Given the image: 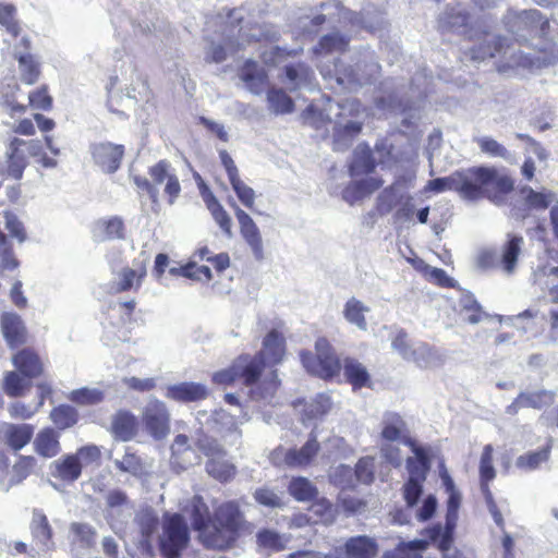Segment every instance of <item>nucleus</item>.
Returning a JSON list of instances; mask_svg holds the SVG:
<instances>
[{"label":"nucleus","instance_id":"38","mask_svg":"<svg viewBox=\"0 0 558 558\" xmlns=\"http://www.w3.org/2000/svg\"><path fill=\"white\" fill-rule=\"evenodd\" d=\"M19 62L20 78L26 85L36 84L41 75V66L36 57L32 53L15 54Z\"/></svg>","mask_w":558,"mask_h":558},{"label":"nucleus","instance_id":"14","mask_svg":"<svg viewBox=\"0 0 558 558\" xmlns=\"http://www.w3.org/2000/svg\"><path fill=\"white\" fill-rule=\"evenodd\" d=\"M520 195L522 199L511 208L512 216L520 220L530 217L533 210H546L555 199V194L551 191L538 192L527 185L520 189Z\"/></svg>","mask_w":558,"mask_h":558},{"label":"nucleus","instance_id":"41","mask_svg":"<svg viewBox=\"0 0 558 558\" xmlns=\"http://www.w3.org/2000/svg\"><path fill=\"white\" fill-rule=\"evenodd\" d=\"M207 474L220 483H228L235 477L236 468L226 457L207 460L205 464Z\"/></svg>","mask_w":558,"mask_h":558},{"label":"nucleus","instance_id":"60","mask_svg":"<svg viewBox=\"0 0 558 558\" xmlns=\"http://www.w3.org/2000/svg\"><path fill=\"white\" fill-rule=\"evenodd\" d=\"M302 119L305 124H308L310 126L317 130L328 125L331 122V119L328 116L325 117L323 111L313 105L307 106L303 110Z\"/></svg>","mask_w":558,"mask_h":558},{"label":"nucleus","instance_id":"57","mask_svg":"<svg viewBox=\"0 0 558 558\" xmlns=\"http://www.w3.org/2000/svg\"><path fill=\"white\" fill-rule=\"evenodd\" d=\"M257 545L264 549L280 551L284 549V543L280 534L274 530L263 529L256 534Z\"/></svg>","mask_w":558,"mask_h":558},{"label":"nucleus","instance_id":"63","mask_svg":"<svg viewBox=\"0 0 558 558\" xmlns=\"http://www.w3.org/2000/svg\"><path fill=\"white\" fill-rule=\"evenodd\" d=\"M355 475L357 481L364 484L373 483L375 478L374 474V458L363 457L355 464Z\"/></svg>","mask_w":558,"mask_h":558},{"label":"nucleus","instance_id":"32","mask_svg":"<svg viewBox=\"0 0 558 558\" xmlns=\"http://www.w3.org/2000/svg\"><path fill=\"white\" fill-rule=\"evenodd\" d=\"M147 275L146 263L140 262L136 268L123 267L119 274V281L114 284L117 293L131 290L138 291Z\"/></svg>","mask_w":558,"mask_h":558},{"label":"nucleus","instance_id":"54","mask_svg":"<svg viewBox=\"0 0 558 558\" xmlns=\"http://www.w3.org/2000/svg\"><path fill=\"white\" fill-rule=\"evenodd\" d=\"M197 449L207 457V460L226 457L227 451L222 445L214 437L203 435L196 441Z\"/></svg>","mask_w":558,"mask_h":558},{"label":"nucleus","instance_id":"55","mask_svg":"<svg viewBox=\"0 0 558 558\" xmlns=\"http://www.w3.org/2000/svg\"><path fill=\"white\" fill-rule=\"evenodd\" d=\"M69 399L80 405H93L104 400V392L98 389L80 388L72 390Z\"/></svg>","mask_w":558,"mask_h":558},{"label":"nucleus","instance_id":"42","mask_svg":"<svg viewBox=\"0 0 558 558\" xmlns=\"http://www.w3.org/2000/svg\"><path fill=\"white\" fill-rule=\"evenodd\" d=\"M350 37L340 33H330L324 35L314 47L315 54H329L333 52L347 51Z\"/></svg>","mask_w":558,"mask_h":558},{"label":"nucleus","instance_id":"19","mask_svg":"<svg viewBox=\"0 0 558 558\" xmlns=\"http://www.w3.org/2000/svg\"><path fill=\"white\" fill-rule=\"evenodd\" d=\"M287 353L286 338L277 329H271L263 339L262 349L256 354L262 355L268 367H275L280 364Z\"/></svg>","mask_w":558,"mask_h":558},{"label":"nucleus","instance_id":"13","mask_svg":"<svg viewBox=\"0 0 558 558\" xmlns=\"http://www.w3.org/2000/svg\"><path fill=\"white\" fill-rule=\"evenodd\" d=\"M340 112L337 114V122L333 128V143L338 145L343 142H351L355 138L363 129V123L359 121H349L342 123L345 117L357 118L362 111L363 106L357 99H345L339 104Z\"/></svg>","mask_w":558,"mask_h":558},{"label":"nucleus","instance_id":"16","mask_svg":"<svg viewBox=\"0 0 558 558\" xmlns=\"http://www.w3.org/2000/svg\"><path fill=\"white\" fill-rule=\"evenodd\" d=\"M142 420L147 432L155 438H162L169 433L170 415L161 401H150L143 412Z\"/></svg>","mask_w":558,"mask_h":558},{"label":"nucleus","instance_id":"34","mask_svg":"<svg viewBox=\"0 0 558 558\" xmlns=\"http://www.w3.org/2000/svg\"><path fill=\"white\" fill-rule=\"evenodd\" d=\"M136 417L128 411H119L111 422V434L121 441L131 440L137 433Z\"/></svg>","mask_w":558,"mask_h":558},{"label":"nucleus","instance_id":"27","mask_svg":"<svg viewBox=\"0 0 558 558\" xmlns=\"http://www.w3.org/2000/svg\"><path fill=\"white\" fill-rule=\"evenodd\" d=\"M3 337L10 348H17L27 341V330L22 318L15 313H4L1 317Z\"/></svg>","mask_w":558,"mask_h":558},{"label":"nucleus","instance_id":"35","mask_svg":"<svg viewBox=\"0 0 558 558\" xmlns=\"http://www.w3.org/2000/svg\"><path fill=\"white\" fill-rule=\"evenodd\" d=\"M344 553L348 558H374L378 553V545L374 538L359 535L345 542Z\"/></svg>","mask_w":558,"mask_h":558},{"label":"nucleus","instance_id":"50","mask_svg":"<svg viewBox=\"0 0 558 558\" xmlns=\"http://www.w3.org/2000/svg\"><path fill=\"white\" fill-rule=\"evenodd\" d=\"M17 10L12 3H0V26L4 27L8 34L16 38L21 35L22 27L16 19Z\"/></svg>","mask_w":558,"mask_h":558},{"label":"nucleus","instance_id":"10","mask_svg":"<svg viewBox=\"0 0 558 558\" xmlns=\"http://www.w3.org/2000/svg\"><path fill=\"white\" fill-rule=\"evenodd\" d=\"M508 31L515 36L520 44L527 43L529 38H545L550 28L549 20L538 10L530 9L511 12L507 21Z\"/></svg>","mask_w":558,"mask_h":558},{"label":"nucleus","instance_id":"64","mask_svg":"<svg viewBox=\"0 0 558 558\" xmlns=\"http://www.w3.org/2000/svg\"><path fill=\"white\" fill-rule=\"evenodd\" d=\"M396 189L395 185L385 187L378 195L376 201V211L379 215H386L391 211L395 206Z\"/></svg>","mask_w":558,"mask_h":558},{"label":"nucleus","instance_id":"45","mask_svg":"<svg viewBox=\"0 0 558 558\" xmlns=\"http://www.w3.org/2000/svg\"><path fill=\"white\" fill-rule=\"evenodd\" d=\"M289 494L298 501H311L317 497L316 486L306 477H293L288 486Z\"/></svg>","mask_w":558,"mask_h":558},{"label":"nucleus","instance_id":"61","mask_svg":"<svg viewBox=\"0 0 558 558\" xmlns=\"http://www.w3.org/2000/svg\"><path fill=\"white\" fill-rule=\"evenodd\" d=\"M233 191L235 192L240 202L248 209H254L255 204V192L252 187L246 185L241 178L230 182Z\"/></svg>","mask_w":558,"mask_h":558},{"label":"nucleus","instance_id":"39","mask_svg":"<svg viewBox=\"0 0 558 558\" xmlns=\"http://www.w3.org/2000/svg\"><path fill=\"white\" fill-rule=\"evenodd\" d=\"M29 529L33 538L43 546H48L52 542L53 531L43 510H33Z\"/></svg>","mask_w":558,"mask_h":558},{"label":"nucleus","instance_id":"23","mask_svg":"<svg viewBox=\"0 0 558 558\" xmlns=\"http://www.w3.org/2000/svg\"><path fill=\"white\" fill-rule=\"evenodd\" d=\"M92 155L105 172L113 173L121 165L124 147L112 143H99L93 147Z\"/></svg>","mask_w":558,"mask_h":558},{"label":"nucleus","instance_id":"62","mask_svg":"<svg viewBox=\"0 0 558 558\" xmlns=\"http://www.w3.org/2000/svg\"><path fill=\"white\" fill-rule=\"evenodd\" d=\"M254 499L257 504L268 508H281L283 501L276 492L268 487H260L254 492Z\"/></svg>","mask_w":558,"mask_h":558},{"label":"nucleus","instance_id":"8","mask_svg":"<svg viewBox=\"0 0 558 558\" xmlns=\"http://www.w3.org/2000/svg\"><path fill=\"white\" fill-rule=\"evenodd\" d=\"M300 360L307 373L324 380L333 379L340 374L342 367V362L329 340L325 337L316 340L315 353L302 350L300 352Z\"/></svg>","mask_w":558,"mask_h":558},{"label":"nucleus","instance_id":"11","mask_svg":"<svg viewBox=\"0 0 558 558\" xmlns=\"http://www.w3.org/2000/svg\"><path fill=\"white\" fill-rule=\"evenodd\" d=\"M40 150V143L37 140H21L14 137L10 141L5 162L0 160V177L21 180L27 167V155L36 156Z\"/></svg>","mask_w":558,"mask_h":558},{"label":"nucleus","instance_id":"22","mask_svg":"<svg viewBox=\"0 0 558 558\" xmlns=\"http://www.w3.org/2000/svg\"><path fill=\"white\" fill-rule=\"evenodd\" d=\"M35 428L32 424L4 423L0 428V439L14 452L28 445L34 436Z\"/></svg>","mask_w":558,"mask_h":558},{"label":"nucleus","instance_id":"53","mask_svg":"<svg viewBox=\"0 0 558 558\" xmlns=\"http://www.w3.org/2000/svg\"><path fill=\"white\" fill-rule=\"evenodd\" d=\"M36 466V459L33 456H20L12 466V484H19L29 476Z\"/></svg>","mask_w":558,"mask_h":558},{"label":"nucleus","instance_id":"51","mask_svg":"<svg viewBox=\"0 0 558 558\" xmlns=\"http://www.w3.org/2000/svg\"><path fill=\"white\" fill-rule=\"evenodd\" d=\"M474 142L477 144L481 153L489 157L508 159L510 156L507 147L490 136L476 137Z\"/></svg>","mask_w":558,"mask_h":558},{"label":"nucleus","instance_id":"56","mask_svg":"<svg viewBox=\"0 0 558 558\" xmlns=\"http://www.w3.org/2000/svg\"><path fill=\"white\" fill-rule=\"evenodd\" d=\"M19 371L8 372L3 379V389L9 397L16 398L24 393L27 384Z\"/></svg>","mask_w":558,"mask_h":558},{"label":"nucleus","instance_id":"12","mask_svg":"<svg viewBox=\"0 0 558 558\" xmlns=\"http://www.w3.org/2000/svg\"><path fill=\"white\" fill-rule=\"evenodd\" d=\"M391 347L403 360L413 362L418 367H428L438 359L437 351L427 342H413L404 329L397 331L391 340Z\"/></svg>","mask_w":558,"mask_h":558},{"label":"nucleus","instance_id":"48","mask_svg":"<svg viewBox=\"0 0 558 558\" xmlns=\"http://www.w3.org/2000/svg\"><path fill=\"white\" fill-rule=\"evenodd\" d=\"M366 312H368V307L355 298L349 299L343 307L344 318L350 324L355 325L357 328L362 330H365L367 328V323L365 318Z\"/></svg>","mask_w":558,"mask_h":558},{"label":"nucleus","instance_id":"18","mask_svg":"<svg viewBox=\"0 0 558 558\" xmlns=\"http://www.w3.org/2000/svg\"><path fill=\"white\" fill-rule=\"evenodd\" d=\"M234 215L239 222L242 238L251 247L255 258L262 260L264 258V250L263 239L258 227L251 216L236 205L234 206Z\"/></svg>","mask_w":558,"mask_h":558},{"label":"nucleus","instance_id":"21","mask_svg":"<svg viewBox=\"0 0 558 558\" xmlns=\"http://www.w3.org/2000/svg\"><path fill=\"white\" fill-rule=\"evenodd\" d=\"M165 396L180 403H191L207 399L209 390L201 383L183 381L168 386Z\"/></svg>","mask_w":558,"mask_h":558},{"label":"nucleus","instance_id":"2","mask_svg":"<svg viewBox=\"0 0 558 558\" xmlns=\"http://www.w3.org/2000/svg\"><path fill=\"white\" fill-rule=\"evenodd\" d=\"M514 179L494 166H473L457 170L448 177L429 180L425 191L442 193L454 191L461 198L477 202L488 199L500 206L514 191Z\"/></svg>","mask_w":558,"mask_h":558},{"label":"nucleus","instance_id":"9","mask_svg":"<svg viewBox=\"0 0 558 558\" xmlns=\"http://www.w3.org/2000/svg\"><path fill=\"white\" fill-rule=\"evenodd\" d=\"M432 466V458L428 449H415V456L408 457L405 468L408 478L402 485V497L409 508L417 505Z\"/></svg>","mask_w":558,"mask_h":558},{"label":"nucleus","instance_id":"33","mask_svg":"<svg viewBox=\"0 0 558 558\" xmlns=\"http://www.w3.org/2000/svg\"><path fill=\"white\" fill-rule=\"evenodd\" d=\"M59 432L53 427H44L34 439V449L43 458H53L61 451Z\"/></svg>","mask_w":558,"mask_h":558},{"label":"nucleus","instance_id":"24","mask_svg":"<svg viewBox=\"0 0 558 558\" xmlns=\"http://www.w3.org/2000/svg\"><path fill=\"white\" fill-rule=\"evenodd\" d=\"M523 245L524 239L522 235L514 233L507 234L506 241L501 245L499 254L500 269L505 274H514Z\"/></svg>","mask_w":558,"mask_h":558},{"label":"nucleus","instance_id":"29","mask_svg":"<svg viewBox=\"0 0 558 558\" xmlns=\"http://www.w3.org/2000/svg\"><path fill=\"white\" fill-rule=\"evenodd\" d=\"M343 376L353 390L372 387V377L365 365L355 357H344L342 361Z\"/></svg>","mask_w":558,"mask_h":558},{"label":"nucleus","instance_id":"43","mask_svg":"<svg viewBox=\"0 0 558 558\" xmlns=\"http://www.w3.org/2000/svg\"><path fill=\"white\" fill-rule=\"evenodd\" d=\"M494 447L487 444L483 447L480 458L478 473L481 490L490 489L489 484L496 477V470L494 468Z\"/></svg>","mask_w":558,"mask_h":558},{"label":"nucleus","instance_id":"52","mask_svg":"<svg viewBox=\"0 0 558 558\" xmlns=\"http://www.w3.org/2000/svg\"><path fill=\"white\" fill-rule=\"evenodd\" d=\"M28 105L31 108L43 111H50L53 107V98L46 84L40 85L28 94Z\"/></svg>","mask_w":558,"mask_h":558},{"label":"nucleus","instance_id":"5","mask_svg":"<svg viewBox=\"0 0 558 558\" xmlns=\"http://www.w3.org/2000/svg\"><path fill=\"white\" fill-rule=\"evenodd\" d=\"M150 180L143 175H134L133 182L138 190L140 195H147L151 204L159 205V190L158 185L165 183L163 194L167 203L173 205L180 197L182 187L171 162L167 159H161L148 168Z\"/></svg>","mask_w":558,"mask_h":558},{"label":"nucleus","instance_id":"47","mask_svg":"<svg viewBox=\"0 0 558 558\" xmlns=\"http://www.w3.org/2000/svg\"><path fill=\"white\" fill-rule=\"evenodd\" d=\"M267 100L276 114L291 113L294 110L293 99L282 89L271 87L267 90Z\"/></svg>","mask_w":558,"mask_h":558},{"label":"nucleus","instance_id":"31","mask_svg":"<svg viewBox=\"0 0 558 558\" xmlns=\"http://www.w3.org/2000/svg\"><path fill=\"white\" fill-rule=\"evenodd\" d=\"M93 232L99 241L122 240L125 238V225L118 216L101 218L95 221Z\"/></svg>","mask_w":558,"mask_h":558},{"label":"nucleus","instance_id":"49","mask_svg":"<svg viewBox=\"0 0 558 558\" xmlns=\"http://www.w3.org/2000/svg\"><path fill=\"white\" fill-rule=\"evenodd\" d=\"M56 475L62 481L74 482L82 473V464L75 454L65 456L56 465Z\"/></svg>","mask_w":558,"mask_h":558},{"label":"nucleus","instance_id":"7","mask_svg":"<svg viewBox=\"0 0 558 558\" xmlns=\"http://www.w3.org/2000/svg\"><path fill=\"white\" fill-rule=\"evenodd\" d=\"M266 367H268L266 361L262 360L260 354L242 353L232 361L228 368L214 373L213 381L223 386L241 383L246 387H252L259 383Z\"/></svg>","mask_w":558,"mask_h":558},{"label":"nucleus","instance_id":"36","mask_svg":"<svg viewBox=\"0 0 558 558\" xmlns=\"http://www.w3.org/2000/svg\"><path fill=\"white\" fill-rule=\"evenodd\" d=\"M202 195L206 207L210 211L214 220L217 222L220 229L230 236L232 234V220L229 214L219 203L214 193L209 191V189L205 185L204 190L202 191Z\"/></svg>","mask_w":558,"mask_h":558},{"label":"nucleus","instance_id":"17","mask_svg":"<svg viewBox=\"0 0 558 558\" xmlns=\"http://www.w3.org/2000/svg\"><path fill=\"white\" fill-rule=\"evenodd\" d=\"M555 399L556 393L551 390L522 391L507 408V412L517 414L522 409L543 410L554 404Z\"/></svg>","mask_w":558,"mask_h":558},{"label":"nucleus","instance_id":"20","mask_svg":"<svg viewBox=\"0 0 558 558\" xmlns=\"http://www.w3.org/2000/svg\"><path fill=\"white\" fill-rule=\"evenodd\" d=\"M12 363L19 373L27 378H38L44 374L45 366L38 352L33 348L19 350L12 356Z\"/></svg>","mask_w":558,"mask_h":558},{"label":"nucleus","instance_id":"58","mask_svg":"<svg viewBox=\"0 0 558 558\" xmlns=\"http://www.w3.org/2000/svg\"><path fill=\"white\" fill-rule=\"evenodd\" d=\"M114 465L121 472L132 473L138 475L143 471L142 459L135 453L128 449L121 460H117Z\"/></svg>","mask_w":558,"mask_h":558},{"label":"nucleus","instance_id":"46","mask_svg":"<svg viewBox=\"0 0 558 558\" xmlns=\"http://www.w3.org/2000/svg\"><path fill=\"white\" fill-rule=\"evenodd\" d=\"M330 410V400L324 395L317 396L311 402H304L301 410L302 423L322 418Z\"/></svg>","mask_w":558,"mask_h":558},{"label":"nucleus","instance_id":"3","mask_svg":"<svg viewBox=\"0 0 558 558\" xmlns=\"http://www.w3.org/2000/svg\"><path fill=\"white\" fill-rule=\"evenodd\" d=\"M439 31L457 33L468 41L474 43L468 54L472 61H484L497 56H505L510 41L502 35H493L484 22L472 23L466 11L447 10L438 21Z\"/></svg>","mask_w":558,"mask_h":558},{"label":"nucleus","instance_id":"28","mask_svg":"<svg viewBox=\"0 0 558 558\" xmlns=\"http://www.w3.org/2000/svg\"><path fill=\"white\" fill-rule=\"evenodd\" d=\"M376 167L377 161L369 145L367 143H360L355 147L352 160L348 167L350 175H368L375 171Z\"/></svg>","mask_w":558,"mask_h":558},{"label":"nucleus","instance_id":"15","mask_svg":"<svg viewBox=\"0 0 558 558\" xmlns=\"http://www.w3.org/2000/svg\"><path fill=\"white\" fill-rule=\"evenodd\" d=\"M380 438L386 442H401L408 446L415 454V449H425L417 445L416 440L409 436L405 421L398 413H389L383 421Z\"/></svg>","mask_w":558,"mask_h":558},{"label":"nucleus","instance_id":"59","mask_svg":"<svg viewBox=\"0 0 558 558\" xmlns=\"http://www.w3.org/2000/svg\"><path fill=\"white\" fill-rule=\"evenodd\" d=\"M310 510L317 517V521L322 523H330L335 519L333 505L326 498H315Z\"/></svg>","mask_w":558,"mask_h":558},{"label":"nucleus","instance_id":"44","mask_svg":"<svg viewBox=\"0 0 558 558\" xmlns=\"http://www.w3.org/2000/svg\"><path fill=\"white\" fill-rule=\"evenodd\" d=\"M284 76L292 84V92L296 90L301 85L310 83L314 77V72L305 62H296L287 64L283 68Z\"/></svg>","mask_w":558,"mask_h":558},{"label":"nucleus","instance_id":"1","mask_svg":"<svg viewBox=\"0 0 558 558\" xmlns=\"http://www.w3.org/2000/svg\"><path fill=\"white\" fill-rule=\"evenodd\" d=\"M192 509V527L197 533L199 544L209 550L227 551L239 541L254 532V524L246 520L239 501L228 500L217 506L213 513L204 505Z\"/></svg>","mask_w":558,"mask_h":558},{"label":"nucleus","instance_id":"26","mask_svg":"<svg viewBox=\"0 0 558 558\" xmlns=\"http://www.w3.org/2000/svg\"><path fill=\"white\" fill-rule=\"evenodd\" d=\"M384 184V180L378 177H369L362 180L350 182L342 190V198L350 205L364 199L365 197L379 190Z\"/></svg>","mask_w":558,"mask_h":558},{"label":"nucleus","instance_id":"25","mask_svg":"<svg viewBox=\"0 0 558 558\" xmlns=\"http://www.w3.org/2000/svg\"><path fill=\"white\" fill-rule=\"evenodd\" d=\"M320 450L317 437L312 433L301 448H291L284 452L283 461L290 468H305L310 465Z\"/></svg>","mask_w":558,"mask_h":558},{"label":"nucleus","instance_id":"30","mask_svg":"<svg viewBox=\"0 0 558 558\" xmlns=\"http://www.w3.org/2000/svg\"><path fill=\"white\" fill-rule=\"evenodd\" d=\"M240 77L246 87L255 94H259L268 84V74L266 70L259 66L258 63L252 59L245 60L242 64L240 69Z\"/></svg>","mask_w":558,"mask_h":558},{"label":"nucleus","instance_id":"40","mask_svg":"<svg viewBox=\"0 0 558 558\" xmlns=\"http://www.w3.org/2000/svg\"><path fill=\"white\" fill-rule=\"evenodd\" d=\"M49 418L54 425V429L65 430L77 424L80 413L74 407L63 403L51 409Z\"/></svg>","mask_w":558,"mask_h":558},{"label":"nucleus","instance_id":"37","mask_svg":"<svg viewBox=\"0 0 558 558\" xmlns=\"http://www.w3.org/2000/svg\"><path fill=\"white\" fill-rule=\"evenodd\" d=\"M554 440L549 437L541 449L534 451H527L517 458L515 465L518 469L523 471L537 470L543 463H546L551 453Z\"/></svg>","mask_w":558,"mask_h":558},{"label":"nucleus","instance_id":"6","mask_svg":"<svg viewBox=\"0 0 558 558\" xmlns=\"http://www.w3.org/2000/svg\"><path fill=\"white\" fill-rule=\"evenodd\" d=\"M191 545V529L179 512H165L161 517L157 548L161 558H182Z\"/></svg>","mask_w":558,"mask_h":558},{"label":"nucleus","instance_id":"4","mask_svg":"<svg viewBox=\"0 0 558 558\" xmlns=\"http://www.w3.org/2000/svg\"><path fill=\"white\" fill-rule=\"evenodd\" d=\"M460 505L461 494L459 490L449 493L445 526L442 527L440 523H436L426 527L423 534L426 535L428 539H414L399 543L392 558H422L421 553L428 548L429 542L437 543V548L446 557V553L451 548L453 543Z\"/></svg>","mask_w":558,"mask_h":558}]
</instances>
